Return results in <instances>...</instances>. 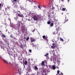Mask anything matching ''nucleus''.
I'll return each instance as SVG.
<instances>
[{
  "instance_id": "obj_35",
  "label": "nucleus",
  "mask_w": 75,
  "mask_h": 75,
  "mask_svg": "<svg viewBox=\"0 0 75 75\" xmlns=\"http://www.w3.org/2000/svg\"><path fill=\"white\" fill-rule=\"evenodd\" d=\"M11 38H13V35L11 34L10 36Z\"/></svg>"
},
{
  "instance_id": "obj_53",
  "label": "nucleus",
  "mask_w": 75,
  "mask_h": 75,
  "mask_svg": "<svg viewBox=\"0 0 75 75\" xmlns=\"http://www.w3.org/2000/svg\"><path fill=\"white\" fill-rule=\"evenodd\" d=\"M34 3H35V2H36V1H34Z\"/></svg>"
},
{
  "instance_id": "obj_59",
  "label": "nucleus",
  "mask_w": 75,
  "mask_h": 75,
  "mask_svg": "<svg viewBox=\"0 0 75 75\" xmlns=\"http://www.w3.org/2000/svg\"><path fill=\"white\" fill-rule=\"evenodd\" d=\"M62 14H63V13H62Z\"/></svg>"
},
{
  "instance_id": "obj_45",
  "label": "nucleus",
  "mask_w": 75,
  "mask_h": 75,
  "mask_svg": "<svg viewBox=\"0 0 75 75\" xmlns=\"http://www.w3.org/2000/svg\"><path fill=\"white\" fill-rule=\"evenodd\" d=\"M52 9L53 10H54V9H55V8L54 7H53Z\"/></svg>"
},
{
  "instance_id": "obj_48",
  "label": "nucleus",
  "mask_w": 75,
  "mask_h": 75,
  "mask_svg": "<svg viewBox=\"0 0 75 75\" xmlns=\"http://www.w3.org/2000/svg\"><path fill=\"white\" fill-rule=\"evenodd\" d=\"M34 31H35V30H34L33 31H32V32H34Z\"/></svg>"
},
{
  "instance_id": "obj_37",
  "label": "nucleus",
  "mask_w": 75,
  "mask_h": 75,
  "mask_svg": "<svg viewBox=\"0 0 75 75\" xmlns=\"http://www.w3.org/2000/svg\"><path fill=\"white\" fill-rule=\"evenodd\" d=\"M57 32H56V31H55L54 33L53 34H57Z\"/></svg>"
},
{
  "instance_id": "obj_51",
  "label": "nucleus",
  "mask_w": 75,
  "mask_h": 75,
  "mask_svg": "<svg viewBox=\"0 0 75 75\" xmlns=\"http://www.w3.org/2000/svg\"><path fill=\"white\" fill-rule=\"evenodd\" d=\"M69 0H68V2H69Z\"/></svg>"
},
{
  "instance_id": "obj_4",
  "label": "nucleus",
  "mask_w": 75,
  "mask_h": 75,
  "mask_svg": "<svg viewBox=\"0 0 75 75\" xmlns=\"http://www.w3.org/2000/svg\"><path fill=\"white\" fill-rule=\"evenodd\" d=\"M30 40H31V42H34V41H36V39H34L33 38L30 37Z\"/></svg>"
},
{
  "instance_id": "obj_58",
  "label": "nucleus",
  "mask_w": 75,
  "mask_h": 75,
  "mask_svg": "<svg viewBox=\"0 0 75 75\" xmlns=\"http://www.w3.org/2000/svg\"><path fill=\"white\" fill-rule=\"evenodd\" d=\"M35 7V6H34V7Z\"/></svg>"
},
{
  "instance_id": "obj_1",
  "label": "nucleus",
  "mask_w": 75,
  "mask_h": 75,
  "mask_svg": "<svg viewBox=\"0 0 75 75\" xmlns=\"http://www.w3.org/2000/svg\"><path fill=\"white\" fill-rule=\"evenodd\" d=\"M21 69L20 67H17V70L18 71V73L21 75Z\"/></svg>"
},
{
  "instance_id": "obj_12",
  "label": "nucleus",
  "mask_w": 75,
  "mask_h": 75,
  "mask_svg": "<svg viewBox=\"0 0 75 75\" xmlns=\"http://www.w3.org/2000/svg\"><path fill=\"white\" fill-rule=\"evenodd\" d=\"M34 69L35 70V71H37V70H38V67H37V66H35Z\"/></svg>"
},
{
  "instance_id": "obj_22",
  "label": "nucleus",
  "mask_w": 75,
  "mask_h": 75,
  "mask_svg": "<svg viewBox=\"0 0 75 75\" xmlns=\"http://www.w3.org/2000/svg\"><path fill=\"white\" fill-rule=\"evenodd\" d=\"M8 54L9 55L11 56V55H12V54L10 53V52H8Z\"/></svg>"
},
{
  "instance_id": "obj_8",
  "label": "nucleus",
  "mask_w": 75,
  "mask_h": 75,
  "mask_svg": "<svg viewBox=\"0 0 75 75\" xmlns=\"http://www.w3.org/2000/svg\"><path fill=\"white\" fill-rule=\"evenodd\" d=\"M18 16L19 17H23V15L21 14V13H20L18 14Z\"/></svg>"
},
{
  "instance_id": "obj_29",
  "label": "nucleus",
  "mask_w": 75,
  "mask_h": 75,
  "mask_svg": "<svg viewBox=\"0 0 75 75\" xmlns=\"http://www.w3.org/2000/svg\"><path fill=\"white\" fill-rule=\"evenodd\" d=\"M38 8H40V10H41V7L40 6V5H38Z\"/></svg>"
},
{
  "instance_id": "obj_28",
  "label": "nucleus",
  "mask_w": 75,
  "mask_h": 75,
  "mask_svg": "<svg viewBox=\"0 0 75 75\" xmlns=\"http://www.w3.org/2000/svg\"><path fill=\"white\" fill-rule=\"evenodd\" d=\"M47 24H51V21H49L47 22Z\"/></svg>"
},
{
  "instance_id": "obj_16",
  "label": "nucleus",
  "mask_w": 75,
  "mask_h": 75,
  "mask_svg": "<svg viewBox=\"0 0 75 75\" xmlns=\"http://www.w3.org/2000/svg\"><path fill=\"white\" fill-rule=\"evenodd\" d=\"M21 25H23L24 24V22L23 21H21Z\"/></svg>"
},
{
  "instance_id": "obj_7",
  "label": "nucleus",
  "mask_w": 75,
  "mask_h": 75,
  "mask_svg": "<svg viewBox=\"0 0 75 75\" xmlns=\"http://www.w3.org/2000/svg\"><path fill=\"white\" fill-rule=\"evenodd\" d=\"M28 72L30 73V72H32V71L31 70V69H30V66L29 65V64L28 65Z\"/></svg>"
},
{
  "instance_id": "obj_18",
  "label": "nucleus",
  "mask_w": 75,
  "mask_h": 75,
  "mask_svg": "<svg viewBox=\"0 0 75 75\" xmlns=\"http://www.w3.org/2000/svg\"><path fill=\"white\" fill-rule=\"evenodd\" d=\"M20 47L23 49V45L21 43V45H20Z\"/></svg>"
},
{
  "instance_id": "obj_13",
  "label": "nucleus",
  "mask_w": 75,
  "mask_h": 75,
  "mask_svg": "<svg viewBox=\"0 0 75 75\" xmlns=\"http://www.w3.org/2000/svg\"><path fill=\"white\" fill-rule=\"evenodd\" d=\"M0 58L1 59V60H2V61H3L4 59V58L3 57V56L2 55H0Z\"/></svg>"
},
{
  "instance_id": "obj_30",
  "label": "nucleus",
  "mask_w": 75,
  "mask_h": 75,
  "mask_svg": "<svg viewBox=\"0 0 75 75\" xmlns=\"http://www.w3.org/2000/svg\"><path fill=\"white\" fill-rule=\"evenodd\" d=\"M46 72V71H45V69H43V73H45Z\"/></svg>"
},
{
  "instance_id": "obj_33",
  "label": "nucleus",
  "mask_w": 75,
  "mask_h": 75,
  "mask_svg": "<svg viewBox=\"0 0 75 75\" xmlns=\"http://www.w3.org/2000/svg\"><path fill=\"white\" fill-rule=\"evenodd\" d=\"M17 0H13V3H14V2H15V3H17Z\"/></svg>"
},
{
  "instance_id": "obj_64",
  "label": "nucleus",
  "mask_w": 75,
  "mask_h": 75,
  "mask_svg": "<svg viewBox=\"0 0 75 75\" xmlns=\"http://www.w3.org/2000/svg\"><path fill=\"white\" fill-rule=\"evenodd\" d=\"M22 20H23V19H22Z\"/></svg>"
},
{
  "instance_id": "obj_31",
  "label": "nucleus",
  "mask_w": 75,
  "mask_h": 75,
  "mask_svg": "<svg viewBox=\"0 0 75 75\" xmlns=\"http://www.w3.org/2000/svg\"><path fill=\"white\" fill-rule=\"evenodd\" d=\"M48 16L49 18L51 17V15H50V14L49 13H48Z\"/></svg>"
},
{
  "instance_id": "obj_43",
  "label": "nucleus",
  "mask_w": 75,
  "mask_h": 75,
  "mask_svg": "<svg viewBox=\"0 0 75 75\" xmlns=\"http://www.w3.org/2000/svg\"><path fill=\"white\" fill-rule=\"evenodd\" d=\"M50 1H51V2H53L54 1L53 0H50Z\"/></svg>"
},
{
  "instance_id": "obj_49",
  "label": "nucleus",
  "mask_w": 75,
  "mask_h": 75,
  "mask_svg": "<svg viewBox=\"0 0 75 75\" xmlns=\"http://www.w3.org/2000/svg\"><path fill=\"white\" fill-rule=\"evenodd\" d=\"M1 4H0V7H1Z\"/></svg>"
},
{
  "instance_id": "obj_60",
  "label": "nucleus",
  "mask_w": 75,
  "mask_h": 75,
  "mask_svg": "<svg viewBox=\"0 0 75 75\" xmlns=\"http://www.w3.org/2000/svg\"><path fill=\"white\" fill-rule=\"evenodd\" d=\"M32 2H33V0H31Z\"/></svg>"
},
{
  "instance_id": "obj_52",
  "label": "nucleus",
  "mask_w": 75,
  "mask_h": 75,
  "mask_svg": "<svg viewBox=\"0 0 75 75\" xmlns=\"http://www.w3.org/2000/svg\"><path fill=\"white\" fill-rule=\"evenodd\" d=\"M61 0V1H64V0Z\"/></svg>"
},
{
  "instance_id": "obj_17",
  "label": "nucleus",
  "mask_w": 75,
  "mask_h": 75,
  "mask_svg": "<svg viewBox=\"0 0 75 75\" xmlns=\"http://www.w3.org/2000/svg\"><path fill=\"white\" fill-rule=\"evenodd\" d=\"M69 41V39H66L65 40V42H66V43H67V42H68Z\"/></svg>"
},
{
  "instance_id": "obj_50",
  "label": "nucleus",
  "mask_w": 75,
  "mask_h": 75,
  "mask_svg": "<svg viewBox=\"0 0 75 75\" xmlns=\"http://www.w3.org/2000/svg\"><path fill=\"white\" fill-rule=\"evenodd\" d=\"M57 68L58 69H59V68L58 67H57Z\"/></svg>"
},
{
  "instance_id": "obj_9",
  "label": "nucleus",
  "mask_w": 75,
  "mask_h": 75,
  "mask_svg": "<svg viewBox=\"0 0 75 75\" xmlns=\"http://www.w3.org/2000/svg\"><path fill=\"white\" fill-rule=\"evenodd\" d=\"M2 35H1V37H2V38H5L6 37V36L4 34H3L2 33H1Z\"/></svg>"
},
{
  "instance_id": "obj_24",
  "label": "nucleus",
  "mask_w": 75,
  "mask_h": 75,
  "mask_svg": "<svg viewBox=\"0 0 75 75\" xmlns=\"http://www.w3.org/2000/svg\"><path fill=\"white\" fill-rule=\"evenodd\" d=\"M33 48H36V47H37V45H34V44H33Z\"/></svg>"
},
{
  "instance_id": "obj_27",
  "label": "nucleus",
  "mask_w": 75,
  "mask_h": 75,
  "mask_svg": "<svg viewBox=\"0 0 75 75\" xmlns=\"http://www.w3.org/2000/svg\"><path fill=\"white\" fill-rule=\"evenodd\" d=\"M66 17H65V22L64 23H65V22H67V21H68V19L67 20V19L66 18Z\"/></svg>"
},
{
  "instance_id": "obj_19",
  "label": "nucleus",
  "mask_w": 75,
  "mask_h": 75,
  "mask_svg": "<svg viewBox=\"0 0 75 75\" xmlns=\"http://www.w3.org/2000/svg\"><path fill=\"white\" fill-rule=\"evenodd\" d=\"M53 25H54V23H51V24H50V27H53Z\"/></svg>"
},
{
  "instance_id": "obj_25",
  "label": "nucleus",
  "mask_w": 75,
  "mask_h": 75,
  "mask_svg": "<svg viewBox=\"0 0 75 75\" xmlns=\"http://www.w3.org/2000/svg\"><path fill=\"white\" fill-rule=\"evenodd\" d=\"M58 62L57 65H58V66H59V64H60V61L59 62L58 61V62Z\"/></svg>"
},
{
  "instance_id": "obj_36",
  "label": "nucleus",
  "mask_w": 75,
  "mask_h": 75,
  "mask_svg": "<svg viewBox=\"0 0 75 75\" xmlns=\"http://www.w3.org/2000/svg\"><path fill=\"white\" fill-rule=\"evenodd\" d=\"M56 30H57V32H58V31H59V28H57L56 29Z\"/></svg>"
},
{
  "instance_id": "obj_55",
  "label": "nucleus",
  "mask_w": 75,
  "mask_h": 75,
  "mask_svg": "<svg viewBox=\"0 0 75 75\" xmlns=\"http://www.w3.org/2000/svg\"><path fill=\"white\" fill-rule=\"evenodd\" d=\"M21 61H22V59H21Z\"/></svg>"
},
{
  "instance_id": "obj_47",
  "label": "nucleus",
  "mask_w": 75,
  "mask_h": 75,
  "mask_svg": "<svg viewBox=\"0 0 75 75\" xmlns=\"http://www.w3.org/2000/svg\"><path fill=\"white\" fill-rule=\"evenodd\" d=\"M28 1H29L30 2H31V1L30 0H28Z\"/></svg>"
},
{
  "instance_id": "obj_57",
  "label": "nucleus",
  "mask_w": 75,
  "mask_h": 75,
  "mask_svg": "<svg viewBox=\"0 0 75 75\" xmlns=\"http://www.w3.org/2000/svg\"><path fill=\"white\" fill-rule=\"evenodd\" d=\"M60 35V34H59V36Z\"/></svg>"
},
{
  "instance_id": "obj_56",
  "label": "nucleus",
  "mask_w": 75,
  "mask_h": 75,
  "mask_svg": "<svg viewBox=\"0 0 75 75\" xmlns=\"http://www.w3.org/2000/svg\"><path fill=\"white\" fill-rule=\"evenodd\" d=\"M14 57H15V54H14Z\"/></svg>"
},
{
  "instance_id": "obj_40",
  "label": "nucleus",
  "mask_w": 75,
  "mask_h": 75,
  "mask_svg": "<svg viewBox=\"0 0 75 75\" xmlns=\"http://www.w3.org/2000/svg\"><path fill=\"white\" fill-rule=\"evenodd\" d=\"M52 59H53L52 57L50 58V60L51 61H52Z\"/></svg>"
},
{
  "instance_id": "obj_54",
  "label": "nucleus",
  "mask_w": 75,
  "mask_h": 75,
  "mask_svg": "<svg viewBox=\"0 0 75 75\" xmlns=\"http://www.w3.org/2000/svg\"><path fill=\"white\" fill-rule=\"evenodd\" d=\"M0 32L1 33V31L0 30Z\"/></svg>"
},
{
  "instance_id": "obj_14",
  "label": "nucleus",
  "mask_w": 75,
  "mask_h": 75,
  "mask_svg": "<svg viewBox=\"0 0 75 75\" xmlns=\"http://www.w3.org/2000/svg\"><path fill=\"white\" fill-rule=\"evenodd\" d=\"M52 69H53V70H55V69H56V67H55V65H53L52 67Z\"/></svg>"
},
{
  "instance_id": "obj_61",
  "label": "nucleus",
  "mask_w": 75,
  "mask_h": 75,
  "mask_svg": "<svg viewBox=\"0 0 75 75\" xmlns=\"http://www.w3.org/2000/svg\"><path fill=\"white\" fill-rule=\"evenodd\" d=\"M56 75H58V74H56Z\"/></svg>"
},
{
  "instance_id": "obj_11",
  "label": "nucleus",
  "mask_w": 75,
  "mask_h": 75,
  "mask_svg": "<svg viewBox=\"0 0 75 75\" xmlns=\"http://www.w3.org/2000/svg\"><path fill=\"white\" fill-rule=\"evenodd\" d=\"M4 40L5 42H8V39H7V38H5Z\"/></svg>"
},
{
  "instance_id": "obj_62",
  "label": "nucleus",
  "mask_w": 75,
  "mask_h": 75,
  "mask_svg": "<svg viewBox=\"0 0 75 75\" xmlns=\"http://www.w3.org/2000/svg\"><path fill=\"white\" fill-rule=\"evenodd\" d=\"M33 75H34V74H33Z\"/></svg>"
},
{
  "instance_id": "obj_5",
  "label": "nucleus",
  "mask_w": 75,
  "mask_h": 75,
  "mask_svg": "<svg viewBox=\"0 0 75 75\" xmlns=\"http://www.w3.org/2000/svg\"><path fill=\"white\" fill-rule=\"evenodd\" d=\"M42 38H43V39H45V40H46L47 42L48 41V40L47 37H46L45 36L43 35L42 36Z\"/></svg>"
},
{
  "instance_id": "obj_38",
  "label": "nucleus",
  "mask_w": 75,
  "mask_h": 75,
  "mask_svg": "<svg viewBox=\"0 0 75 75\" xmlns=\"http://www.w3.org/2000/svg\"><path fill=\"white\" fill-rule=\"evenodd\" d=\"M24 31H25V30H23L22 31V33H24Z\"/></svg>"
},
{
  "instance_id": "obj_26",
  "label": "nucleus",
  "mask_w": 75,
  "mask_h": 75,
  "mask_svg": "<svg viewBox=\"0 0 75 75\" xmlns=\"http://www.w3.org/2000/svg\"><path fill=\"white\" fill-rule=\"evenodd\" d=\"M59 72H60V71L59 70L57 71V74H59V75H61V74H59Z\"/></svg>"
},
{
  "instance_id": "obj_21",
  "label": "nucleus",
  "mask_w": 75,
  "mask_h": 75,
  "mask_svg": "<svg viewBox=\"0 0 75 75\" xmlns=\"http://www.w3.org/2000/svg\"><path fill=\"white\" fill-rule=\"evenodd\" d=\"M47 68H51V65H49L47 66Z\"/></svg>"
},
{
  "instance_id": "obj_46",
  "label": "nucleus",
  "mask_w": 75,
  "mask_h": 75,
  "mask_svg": "<svg viewBox=\"0 0 75 75\" xmlns=\"http://www.w3.org/2000/svg\"><path fill=\"white\" fill-rule=\"evenodd\" d=\"M20 62L21 64H23V62H22V61H21V60H20Z\"/></svg>"
},
{
  "instance_id": "obj_41",
  "label": "nucleus",
  "mask_w": 75,
  "mask_h": 75,
  "mask_svg": "<svg viewBox=\"0 0 75 75\" xmlns=\"http://www.w3.org/2000/svg\"><path fill=\"white\" fill-rule=\"evenodd\" d=\"M14 19H15V20H17V17H16L14 18Z\"/></svg>"
},
{
  "instance_id": "obj_20",
  "label": "nucleus",
  "mask_w": 75,
  "mask_h": 75,
  "mask_svg": "<svg viewBox=\"0 0 75 75\" xmlns=\"http://www.w3.org/2000/svg\"><path fill=\"white\" fill-rule=\"evenodd\" d=\"M44 56H45V57H48V53H47L46 54L44 55Z\"/></svg>"
},
{
  "instance_id": "obj_23",
  "label": "nucleus",
  "mask_w": 75,
  "mask_h": 75,
  "mask_svg": "<svg viewBox=\"0 0 75 75\" xmlns=\"http://www.w3.org/2000/svg\"><path fill=\"white\" fill-rule=\"evenodd\" d=\"M60 40L61 41H62V42H64V39L62 38H60Z\"/></svg>"
},
{
  "instance_id": "obj_42",
  "label": "nucleus",
  "mask_w": 75,
  "mask_h": 75,
  "mask_svg": "<svg viewBox=\"0 0 75 75\" xmlns=\"http://www.w3.org/2000/svg\"><path fill=\"white\" fill-rule=\"evenodd\" d=\"M18 34H20V31H18Z\"/></svg>"
},
{
  "instance_id": "obj_63",
  "label": "nucleus",
  "mask_w": 75,
  "mask_h": 75,
  "mask_svg": "<svg viewBox=\"0 0 75 75\" xmlns=\"http://www.w3.org/2000/svg\"><path fill=\"white\" fill-rule=\"evenodd\" d=\"M27 0V1H28V0Z\"/></svg>"
},
{
  "instance_id": "obj_2",
  "label": "nucleus",
  "mask_w": 75,
  "mask_h": 75,
  "mask_svg": "<svg viewBox=\"0 0 75 75\" xmlns=\"http://www.w3.org/2000/svg\"><path fill=\"white\" fill-rule=\"evenodd\" d=\"M23 65L24 68H25V65H27V63H28V62L26 61H25V59H24L23 60Z\"/></svg>"
},
{
  "instance_id": "obj_34",
  "label": "nucleus",
  "mask_w": 75,
  "mask_h": 75,
  "mask_svg": "<svg viewBox=\"0 0 75 75\" xmlns=\"http://www.w3.org/2000/svg\"><path fill=\"white\" fill-rule=\"evenodd\" d=\"M66 10V8H63V9H62V11H65Z\"/></svg>"
},
{
  "instance_id": "obj_10",
  "label": "nucleus",
  "mask_w": 75,
  "mask_h": 75,
  "mask_svg": "<svg viewBox=\"0 0 75 75\" xmlns=\"http://www.w3.org/2000/svg\"><path fill=\"white\" fill-rule=\"evenodd\" d=\"M3 61L5 62V63H6V64H8V62L6 60H5L4 59L3 60Z\"/></svg>"
},
{
  "instance_id": "obj_3",
  "label": "nucleus",
  "mask_w": 75,
  "mask_h": 75,
  "mask_svg": "<svg viewBox=\"0 0 75 75\" xmlns=\"http://www.w3.org/2000/svg\"><path fill=\"white\" fill-rule=\"evenodd\" d=\"M52 45L53 46H51V48L53 49H55V48L56 47H57V44H55L54 43H53L52 44Z\"/></svg>"
},
{
  "instance_id": "obj_39",
  "label": "nucleus",
  "mask_w": 75,
  "mask_h": 75,
  "mask_svg": "<svg viewBox=\"0 0 75 75\" xmlns=\"http://www.w3.org/2000/svg\"><path fill=\"white\" fill-rule=\"evenodd\" d=\"M29 51L30 52V53H31V52H32V51L31 49H30L29 50Z\"/></svg>"
},
{
  "instance_id": "obj_6",
  "label": "nucleus",
  "mask_w": 75,
  "mask_h": 75,
  "mask_svg": "<svg viewBox=\"0 0 75 75\" xmlns=\"http://www.w3.org/2000/svg\"><path fill=\"white\" fill-rule=\"evenodd\" d=\"M33 19L34 20L37 21L38 20V17L36 16H33Z\"/></svg>"
},
{
  "instance_id": "obj_44",
  "label": "nucleus",
  "mask_w": 75,
  "mask_h": 75,
  "mask_svg": "<svg viewBox=\"0 0 75 75\" xmlns=\"http://www.w3.org/2000/svg\"><path fill=\"white\" fill-rule=\"evenodd\" d=\"M61 75H64L63 74V73H62V72H61Z\"/></svg>"
},
{
  "instance_id": "obj_15",
  "label": "nucleus",
  "mask_w": 75,
  "mask_h": 75,
  "mask_svg": "<svg viewBox=\"0 0 75 75\" xmlns=\"http://www.w3.org/2000/svg\"><path fill=\"white\" fill-rule=\"evenodd\" d=\"M42 66H44L45 64H44V61L42 62V63L40 64Z\"/></svg>"
},
{
  "instance_id": "obj_32",
  "label": "nucleus",
  "mask_w": 75,
  "mask_h": 75,
  "mask_svg": "<svg viewBox=\"0 0 75 75\" xmlns=\"http://www.w3.org/2000/svg\"><path fill=\"white\" fill-rule=\"evenodd\" d=\"M29 40V37H28L26 39V40L27 41Z\"/></svg>"
}]
</instances>
